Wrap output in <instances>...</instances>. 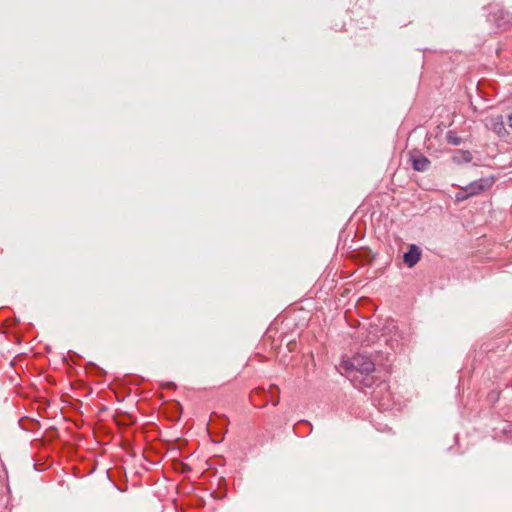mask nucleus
Listing matches in <instances>:
<instances>
[{"mask_svg":"<svg viewBox=\"0 0 512 512\" xmlns=\"http://www.w3.org/2000/svg\"><path fill=\"white\" fill-rule=\"evenodd\" d=\"M173 385H174L173 383H167L168 387H172Z\"/></svg>","mask_w":512,"mask_h":512,"instance_id":"10","label":"nucleus"},{"mask_svg":"<svg viewBox=\"0 0 512 512\" xmlns=\"http://www.w3.org/2000/svg\"><path fill=\"white\" fill-rule=\"evenodd\" d=\"M487 126L492 129L497 135H502L505 132V126L502 116L491 117Z\"/></svg>","mask_w":512,"mask_h":512,"instance_id":"5","label":"nucleus"},{"mask_svg":"<svg viewBox=\"0 0 512 512\" xmlns=\"http://www.w3.org/2000/svg\"><path fill=\"white\" fill-rule=\"evenodd\" d=\"M508 125L510 128H512V113L508 117Z\"/></svg>","mask_w":512,"mask_h":512,"instance_id":"9","label":"nucleus"},{"mask_svg":"<svg viewBox=\"0 0 512 512\" xmlns=\"http://www.w3.org/2000/svg\"><path fill=\"white\" fill-rule=\"evenodd\" d=\"M470 196L468 195V193L466 191H464V187L462 188V190L460 192H458L456 194V200L457 201H463L467 198H469Z\"/></svg>","mask_w":512,"mask_h":512,"instance_id":"7","label":"nucleus"},{"mask_svg":"<svg viewBox=\"0 0 512 512\" xmlns=\"http://www.w3.org/2000/svg\"><path fill=\"white\" fill-rule=\"evenodd\" d=\"M195 484H196V483L194 482V485H195ZM193 503H194V507H195V506H196V504H197V501H196V487H195V486H194V500H193Z\"/></svg>","mask_w":512,"mask_h":512,"instance_id":"8","label":"nucleus"},{"mask_svg":"<svg viewBox=\"0 0 512 512\" xmlns=\"http://www.w3.org/2000/svg\"><path fill=\"white\" fill-rule=\"evenodd\" d=\"M421 251L420 249L412 244L407 252L403 255V260L408 267H413L420 260Z\"/></svg>","mask_w":512,"mask_h":512,"instance_id":"3","label":"nucleus"},{"mask_svg":"<svg viewBox=\"0 0 512 512\" xmlns=\"http://www.w3.org/2000/svg\"><path fill=\"white\" fill-rule=\"evenodd\" d=\"M338 369L354 384L355 387H371L375 370L374 362L366 355L357 354L351 358L344 359Z\"/></svg>","mask_w":512,"mask_h":512,"instance_id":"1","label":"nucleus"},{"mask_svg":"<svg viewBox=\"0 0 512 512\" xmlns=\"http://www.w3.org/2000/svg\"><path fill=\"white\" fill-rule=\"evenodd\" d=\"M493 184V177H485L471 182L470 184L464 187V191H466L468 195L472 197L490 189L493 186Z\"/></svg>","mask_w":512,"mask_h":512,"instance_id":"2","label":"nucleus"},{"mask_svg":"<svg viewBox=\"0 0 512 512\" xmlns=\"http://www.w3.org/2000/svg\"><path fill=\"white\" fill-rule=\"evenodd\" d=\"M452 160L456 164L469 163L472 160V155L469 151L458 150L453 154Z\"/></svg>","mask_w":512,"mask_h":512,"instance_id":"6","label":"nucleus"},{"mask_svg":"<svg viewBox=\"0 0 512 512\" xmlns=\"http://www.w3.org/2000/svg\"><path fill=\"white\" fill-rule=\"evenodd\" d=\"M411 162L413 169L419 172L427 171L430 166V161L428 160V158H426L420 153H412Z\"/></svg>","mask_w":512,"mask_h":512,"instance_id":"4","label":"nucleus"}]
</instances>
